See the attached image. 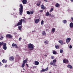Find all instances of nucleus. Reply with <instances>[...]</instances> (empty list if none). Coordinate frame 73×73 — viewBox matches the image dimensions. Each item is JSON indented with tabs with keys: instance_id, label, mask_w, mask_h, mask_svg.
<instances>
[{
	"instance_id": "12",
	"label": "nucleus",
	"mask_w": 73,
	"mask_h": 73,
	"mask_svg": "<svg viewBox=\"0 0 73 73\" xmlns=\"http://www.w3.org/2000/svg\"><path fill=\"white\" fill-rule=\"evenodd\" d=\"M40 7H41V8L42 9H45V6L43 4L40 5Z\"/></svg>"
},
{
	"instance_id": "25",
	"label": "nucleus",
	"mask_w": 73,
	"mask_h": 73,
	"mask_svg": "<svg viewBox=\"0 0 73 73\" xmlns=\"http://www.w3.org/2000/svg\"><path fill=\"white\" fill-rule=\"evenodd\" d=\"M4 44V42H0V47H1V46H3Z\"/></svg>"
},
{
	"instance_id": "16",
	"label": "nucleus",
	"mask_w": 73,
	"mask_h": 73,
	"mask_svg": "<svg viewBox=\"0 0 73 73\" xmlns=\"http://www.w3.org/2000/svg\"><path fill=\"white\" fill-rule=\"evenodd\" d=\"M67 67H68V68H70V69H72V68H73L72 66L70 64H68L67 66Z\"/></svg>"
},
{
	"instance_id": "56",
	"label": "nucleus",
	"mask_w": 73,
	"mask_h": 73,
	"mask_svg": "<svg viewBox=\"0 0 73 73\" xmlns=\"http://www.w3.org/2000/svg\"><path fill=\"white\" fill-rule=\"evenodd\" d=\"M71 1L73 2V0H71Z\"/></svg>"
},
{
	"instance_id": "35",
	"label": "nucleus",
	"mask_w": 73,
	"mask_h": 73,
	"mask_svg": "<svg viewBox=\"0 0 73 73\" xmlns=\"http://www.w3.org/2000/svg\"><path fill=\"white\" fill-rule=\"evenodd\" d=\"M27 15H30V14H31V13H30V12L29 11H27Z\"/></svg>"
},
{
	"instance_id": "4",
	"label": "nucleus",
	"mask_w": 73,
	"mask_h": 73,
	"mask_svg": "<svg viewBox=\"0 0 73 73\" xmlns=\"http://www.w3.org/2000/svg\"><path fill=\"white\" fill-rule=\"evenodd\" d=\"M6 37L7 38H12L13 36L11 34H8L6 35Z\"/></svg>"
},
{
	"instance_id": "52",
	"label": "nucleus",
	"mask_w": 73,
	"mask_h": 73,
	"mask_svg": "<svg viewBox=\"0 0 73 73\" xmlns=\"http://www.w3.org/2000/svg\"><path fill=\"white\" fill-rule=\"evenodd\" d=\"M5 68H6V67H7V65H5Z\"/></svg>"
},
{
	"instance_id": "21",
	"label": "nucleus",
	"mask_w": 73,
	"mask_h": 73,
	"mask_svg": "<svg viewBox=\"0 0 73 73\" xmlns=\"http://www.w3.org/2000/svg\"><path fill=\"white\" fill-rule=\"evenodd\" d=\"M49 43V42L48 40H46L44 42V43L45 45H46V44H48V43Z\"/></svg>"
},
{
	"instance_id": "5",
	"label": "nucleus",
	"mask_w": 73,
	"mask_h": 73,
	"mask_svg": "<svg viewBox=\"0 0 73 73\" xmlns=\"http://www.w3.org/2000/svg\"><path fill=\"white\" fill-rule=\"evenodd\" d=\"M3 48L4 50H6L7 48V44L4 43L3 45Z\"/></svg>"
},
{
	"instance_id": "3",
	"label": "nucleus",
	"mask_w": 73,
	"mask_h": 73,
	"mask_svg": "<svg viewBox=\"0 0 73 73\" xmlns=\"http://www.w3.org/2000/svg\"><path fill=\"white\" fill-rule=\"evenodd\" d=\"M23 20L22 19L21 20H19V22L17 23V25L18 26L21 25L22 24H23Z\"/></svg>"
},
{
	"instance_id": "10",
	"label": "nucleus",
	"mask_w": 73,
	"mask_h": 73,
	"mask_svg": "<svg viewBox=\"0 0 73 73\" xmlns=\"http://www.w3.org/2000/svg\"><path fill=\"white\" fill-rule=\"evenodd\" d=\"M63 62L64 63H65V64H66V62L67 63H69V61H68V60L64 59L63 60Z\"/></svg>"
},
{
	"instance_id": "34",
	"label": "nucleus",
	"mask_w": 73,
	"mask_h": 73,
	"mask_svg": "<svg viewBox=\"0 0 73 73\" xmlns=\"http://www.w3.org/2000/svg\"><path fill=\"white\" fill-rule=\"evenodd\" d=\"M52 62L53 64H54V63H55V62H56V60H53L52 61Z\"/></svg>"
},
{
	"instance_id": "38",
	"label": "nucleus",
	"mask_w": 73,
	"mask_h": 73,
	"mask_svg": "<svg viewBox=\"0 0 73 73\" xmlns=\"http://www.w3.org/2000/svg\"><path fill=\"white\" fill-rule=\"evenodd\" d=\"M53 53L54 54H55L56 53V52L55 51H54L53 52Z\"/></svg>"
},
{
	"instance_id": "26",
	"label": "nucleus",
	"mask_w": 73,
	"mask_h": 73,
	"mask_svg": "<svg viewBox=\"0 0 73 73\" xmlns=\"http://www.w3.org/2000/svg\"><path fill=\"white\" fill-rule=\"evenodd\" d=\"M49 15V13L47 11L46 14V16H48Z\"/></svg>"
},
{
	"instance_id": "31",
	"label": "nucleus",
	"mask_w": 73,
	"mask_h": 73,
	"mask_svg": "<svg viewBox=\"0 0 73 73\" xmlns=\"http://www.w3.org/2000/svg\"><path fill=\"white\" fill-rule=\"evenodd\" d=\"M63 52H64V51L63 50L60 49V53H63Z\"/></svg>"
},
{
	"instance_id": "45",
	"label": "nucleus",
	"mask_w": 73,
	"mask_h": 73,
	"mask_svg": "<svg viewBox=\"0 0 73 73\" xmlns=\"http://www.w3.org/2000/svg\"><path fill=\"white\" fill-rule=\"evenodd\" d=\"M51 59H53V58H54V56H52L51 57Z\"/></svg>"
},
{
	"instance_id": "23",
	"label": "nucleus",
	"mask_w": 73,
	"mask_h": 73,
	"mask_svg": "<svg viewBox=\"0 0 73 73\" xmlns=\"http://www.w3.org/2000/svg\"><path fill=\"white\" fill-rule=\"evenodd\" d=\"M55 47L56 49H59V46H58V45H55Z\"/></svg>"
},
{
	"instance_id": "27",
	"label": "nucleus",
	"mask_w": 73,
	"mask_h": 73,
	"mask_svg": "<svg viewBox=\"0 0 73 73\" xmlns=\"http://www.w3.org/2000/svg\"><path fill=\"white\" fill-rule=\"evenodd\" d=\"M59 6H60V4L58 3H56L55 5V7H58Z\"/></svg>"
},
{
	"instance_id": "55",
	"label": "nucleus",
	"mask_w": 73,
	"mask_h": 73,
	"mask_svg": "<svg viewBox=\"0 0 73 73\" xmlns=\"http://www.w3.org/2000/svg\"><path fill=\"white\" fill-rule=\"evenodd\" d=\"M51 17H54V16H51Z\"/></svg>"
},
{
	"instance_id": "53",
	"label": "nucleus",
	"mask_w": 73,
	"mask_h": 73,
	"mask_svg": "<svg viewBox=\"0 0 73 73\" xmlns=\"http://www.w3.org/2000/svg\"><path fill=\"white\" fill-rule=\"evenodd\" d=\"M44 56H45V57H47V55L45 54Z\"/></svg>"
},
{
	"instance_id": "36",
	"label": "nucleus",
	"mask_w": 73,
	"mask_h": 73,
	"mask_svg": "<svg viewBox=\"0 0 73 73\" xmlns=\"http://www.w3.org/2000/svg\"><path fill=\"white\" fill-rule=\"evenodd\" d=\"M53 11V9L52 8H51L50 10V12H51L52 11Z\"/></svg>"
},
{
	"instance_id": "18",
	"label": "nucleus",
	"mask_w": 73,
	"mask_h": 73,
	"mask_svg": "<svg viewBox=\"0 0 73 73\" xmlns=\"http://www.w3.org/2000/svg\"><path fill=\"white\" fill-rule=\"evenodd\" d=\"M35 64L36 65H38L39 64V62L38 61H35Z\"/></svg>"
},
{
	"instance_id": "49",
	"label": "nucleus",
	"mask_w": 73,
	"mask_h": 73,
	"mask_svg": "<svg viewBox=\"0 0 73 73\" xmlns=\"http://www.w3.org/2000/svg\"><path fill=\"white\" fill-rule=\"evenodd\" d=\"M44 1H46V2H48V0H44Z\"/></svg>"
},
{
	"instance_id": "33",
	"label": "nucleus",
	"mask_w": 73,
	"mask_h": 73,
	"mask_svg": "<svg viewBox=\"0 0 73 73\" xmlns=\"http://www.w3.org/2000/svg\"><path fill=\"white\" fill-rule=\"evenodd\" d=\"M63 22L64 23V24H66V20H64L63 21Z\"/></svg>"
},
{
	"instance_id": "20",
	"label": "nucleus",
	"mask_w": 73,
	"mask_h": 73,
	"mask_svg": "<svg viewBox=\"0 0 73 73\" xmlns=\"http://www.w3.org/2000/svg\"><path fill=\"white\" fill-rule=\"evenodd\" d=\"M55 30L56 29L55 28H52V33H54Z\"/></svg>"
},
{
	"instance_id": "28",
	"label": "nucleus",
	"mask_w": 73,
	"mask_h": 73,
	"mask_svg": "<svg viewBox=\"0 0 73 73\" xmlns=\"http://www.w3.org/2000/svg\"><path fill=\"white\" fill-rule=\"evenodd\" d=\"M40 4H41V1H40L39 3H37L36 5L37 6H40Z\"/></svg>"
},
{
	"instance_id": "41",
	"label": "nucleus",
	"mask_w": 73,
	"mask_h": 73,
	"mask_svg": "<svg viewBox=\"0 0 73 73\" xmlns=\"http://www.w3.org/2000/svg\"><path fill=\"white\" fill-rule=\"evenodd\" d=\"M36 67H37V66H34L33 67V69H35L36 68Z\"/></svg>"
},
{
	"instance_id": "37",
	"label": "nucleus",
	"mask_w": 73,
	"mask_h": 73,
	"mask_svg": "<svg viewBox=\"0 0 73 73\" xmlns=\"http://www.w3.org/2000/svg\"><path fill=\"white\" fill-rule=\"evenodd\" d=\"M44 24V21L42 20L41 21V25H42V24Z\"/></svg>"
},
{
	"instance_id": "11",
	"label": "nucleus",
	"mask_w": 73,
	"mask_h": 73,
	"mask_svg": "<svg viewBox=\"0 0 73 73\" xmlns=\"http://www.w3.org/2000/svg\"><path fill=\"white\" fill-rule=\"evenodd\" d=\"M27 2V0H23L22 1V3L23 4H26Z\"/></svg>"
},
{
	"instance_id": "1",
	"label": "nucleus",
	"mask_w": 73,
	"mask_h": 73,
	"mask_svg": "<svg viewBox=\"0 0 73 73\" xmlns=\"http://www.w3.org/2000/svg\"><path fill=\"white\" fill-rule=\"evenodd\" d=\"M20 8H19V14L20 15H22L23 12V6L22 4L19 5Z\"/></svg>"
},
{
	"instance_id": "57",
	"label": "nucleus",
	"mask_w": 73,
	"mask_h": 73,
	"mask_svg": "<svg viewBox=\"0 0 73 73\" xmlns=\"http://www.w3.org/2000/svg\"><path fill=\"white\" fill-rule=\"evenodd\" d=\"M0 40H1V38H0Z\"/></svg>"
},
{
	"instance_id": "48",
	"label": "nucleus",
	"mask_w": 73,
	"mask_h": 73,
	"mask_svg": "<svg viewBox=\"0 0 73 73\" xmlns=\"http://www.w3.org/2000/svg\"><path fill=\"white\" fill-rule=\"evenodd\" d=\"M49 16H51H51H52V15H51V14H49Z\"/></svg>"
},
{
	"instance_id": "39",
	"label": "nucleus",
	"mask_w": 73,
	"mask_h": 73,
	"mask_svg": "<svg viewBox=\"0 0 73 73\" xmlns=\"http://www.w3.org/2000/svg\"><path fill=\"white\" fill-rule=\"evenodd\" d=\"M1 40H3V36H1Z\"/></svg>"
},
{
	"instance_id": "32",
	"label": "nucleus",
	"mask_w": 73,
	"mask_h": 73,
	"mask_svg": "<svg viewBox=\"0 0 73 73\" xmlns=\"http://www.w3.org/2000/svg\"><path fill=\"white\" fill-rule=\"evenodd\" d=\"M42 34L43 35H46V33H45V31H43V32Z\"/></svg>"
},
{
	"instance_id": "40",
	"label": "nucleus",
	"mask_w": 73,
	"mask_h": 73,
	"mask_svg": "<svg viewBox=\"0 0 73 73\" xmlns=\"http://www.w3.org/2000/svg\"><path fill=\"white\" fill-rule=\"evenodd\" d=\"M69 48H70V49H72V46L71 45H70V46Z\"/></svg>"
},
{
	"instance_id": "46",
	"label": "nucleus",
	"mask_w": 73,
	"mask_h": 73,
	"mask_svg": "<svg viewBox=\"0 0 73 73\" xmlns=\"http://www.w3.org/2000/svg\"><path fill=\"white\" fill-rule=\"evenodd\" d=\"M17 26H19V25H17H17H15V27H17Z\"/></svg>"
},
{
	"instance_id": "42",
	"label": "nucleus",
	"mask_w": 73,
	"mask_h": 73,
	"mask_svg": "<svg viewBox=\"0 0 73 73\" xmlns=\"http://www.w3.org/2000/svg\"><path fill=\"white\" fill-rule=\"evenodd\" d=\"M2 65H3V64H2L1 62H0V66H2Z\"/></svg>"
},
{
	"instance_id": "30",
	"label": "nucleus",
	"mask_w": 73,
	"mask_h": 73,
	"mask_svg": "<svg viewBox=\"0 0 73 73\" xmlns=\"http://www.w3.org/2000/svg\"><path fill=\"white\" fill-rule=\"evenodd\" d=\"M22 68H24V66H25V64L24 63H23L22 64Z\"/></svg>"
},
{
	"instance_id": "43",
	"label": "nucleus",
	"mask_w": 73,
	"mask_h": 73,
	"mask_svg": "<svg viewBox=\"0 0 73 73\" xmlns=\"http://www.w3.org/2000/svg\"><path fill=\"white\" fill-rule=\"evenodd\" d=\"M30 13H31V15H32V14H33V11H31Z\"/></svg>"
},
{
	"instance_id": "15",
	"label": "nucleus",
	"mask_w": 73,
	"mask_h": 73,
	"mask_svg": "<svg viewBox=\"0 0 73 73\" xmlns=\"http://www.w3.org/2000/svg\"><path fill=\"white\" fill-rule=\"evenodd\" d=\"M2 62L3 63H7V60L5 59H3L2 60Z\"/></svg>"
},
{
	"instance_id": "24",
	"label": "nucleus",
	"mask_w": 73,
	"mask_h": 73,
	"mask_svg": "<svg viewBox=\"0 0 73 73\" xmlns=\"http://www.w3.org/2000/svg\"><path fill=\"white\" fill-rule=\"evenodd\" d=\"M27 61H28L27 59V60H23V63L25 64H26V63H27Z\"/></svg>"
},
{
	"instance_id": "2",
	"label": "nucleus",
	"mask_w": 73,
	"mask_h": 73,
	"mask_svg": "<svg viewBox=\"0 0 73 73\" xmlns=\"http://www.w3.org/2000/svg\"><path fill=\"white\" fill-rule=\"evenodd\" d=\"M34 48L35 46L33 45V44L31 43H29L28 44V49H30V50H32Z\"/></svg>"
},
{
	"instance_id": "51",
	"label": "nucleus",
	"mask_w": 73,
	"mask_h": 73,
	"mask_svg": "<svg viewBox=\"0 0 73 73\" xmlns=\"http://www.w3.org/2000/svg\"><path fill=\"white\" fill-rule=\"evenodd\" d=\"M71 19L72 20H73V17H71Z\"/></svg>"
},
{
	"instance_id": "19",
	"label": "nucleus",
	"mask_w": 73,
	"mask_h": 73,
	"mask_svg": "<svg viewBox=\"0 0 73 73\" xmlns=\"http://www.w3.org/2000/svg\"><path fill=\"white\" fill-rule=\"evenodd\" d=\"M22 28V26H18V28L19 30V31H21V28Z\"/></svg>"
},
{
	"instance_id": "13",
	"label": "nucleus",
	"mask_w": 73,
	"mask_h": 73,
	"mask_svg": "<svg viewBox=\"0 0 73 73\" xmlns=\"http://www.w3.org/2000/svg\"><path fill=\"white\" fill-rule=\"evenodd\" d=\"M50 64L51 65H53L54 66H57V65H56V63H53L52 62H50Z\"/></svg>"
},
{
	"instance_id": "47",
	"label": "nucleus",
	"mask_w": 73,
	"mask_h": 73,
	"mask_svg": "<svg viewBox=\"0 0 73 73\" xmlns=\"http://www.w3.org/2000/svg\"><path fill=\"white\" fill-rule=\"evenodd\" d=\"M40 12H43V10H41L39 11Z\"/></svg>"
},
{
	"instance_id": "54",
	"label": "nucleus",
	"mask_w": 73,
	"mask_h": 73,
	"mask_svg": "<svg viewBox=\"0 0 73 73\" xmlns=\"http://www.w3.org/2000/svg\"><path fill=\"white\" fill-rule=\"evenodd\" d=\"M16 56H17V57H18V56H19V55L17 54V55H16Z\"/></svg>"
},
{
	"instance_id": "8",
	"label": "nucleus",
	"mask_w": 73,
	"mask_h": 73,
	"mask_svg": "<svg viewBox=\"0 0 73 73\" xmlns=\"http://www.w3.org/2000/svg\"><path fill=\"white\" fill-rule=\"evenodd\" d=\"M12 46L14 48H18V47L17 46V44H15L14 43L12 44Z\"/></svg>"
},
{
	"instance_id": "29",
	"label": "nucleus",
	"mask_w": 73,
	"mask_h": 73,
	"mask_svg": "<svg viewBox=\"0 0 73 73\" xmlns=\"http://www.w3.org/2000/svg\"><path fill=\"white\" fill-rule=\"evenodd\" d=\"M26 20V18H24L23 21V23H26V21H25Z\"/></svg>"
},
{
	"instance_id": "58",
	"label": "nucleus",
	"mask_w": 73,
	"mask_h": 73,
	"mask_svg": "<svg viewBox=\"0 0 73 73\" xmlns=\"http://www.w3.org/2000/svg\"><path fill=\"white\" fill-rule=\"evenodd\" d=\"M50 73H51V72H50Z\"/></svg>"
},
{
	"instance_id": "22",
	"label": "nucleus",
	"mask_w": 73,
	"mask_h": 73,
	"mask_svg": "<svg viewBox=\"0 0 73 73\" xmlns=\"http://www.w3.org/2000/svg\"><path fill=\"white\" fill-rule=\"evenodd\" d=\"M59 43L61 44V45H63V41H62V40H60L58 41Z\"/></svg>"
},
{
	"instance_id": "50",
	"label": "nucleus",
	"mask_w": 73,
	"mask_h": 73,
	"mask_svg": "<svg viewBox=\"0 0 73 73\" xmlns=\"http://www.w3.org/2000/svg\"><path fill=\"white\" fill-rule=\"evenodd\" d=\"M26 65H27V67H28V64H26Z\"/></svg>"
},
{
	"instance_id": "9",
	"label": "nucleus",
	"mask_w": 73,
	"mask_h": 73,
	"mask_svg": "<svg viewBox=\"0 0 73 73\" xmlns=\"http://www.w3.org/2000/svg\"><path fill=\"white\" fill-rule=\"evenodd\" d=\"M40 21V19H36L35 20V24H37L38 23H39Z\"/></svg>"
},
{
	"instance_id": "6",
	"label": "nucleus",
	"mask_w": 73,
	"mask_h": 73,
	"mask_svg": "<svg viewBox=\"0 0 73 73\" xmlns=\"http://www.w3.org/2000/svg\"><path fill=\"white\" fill-rule=\"evenodd\" d=\"M9 60L10 61H13V60H14V57L13 56H12L9 57Z\"/></svg>"
},
{
	"instance_id": "7",
	"label": "nucleus",
	"mask_w": 73,
	"mask_h": 73,
	"mask_svg": "<svg viewBox=\"0 0 73 73\" xmlns=\"http://www.w3.org/2000/svg\"><path fill=\"white\" fill-rule=\"evenodd\" d=\"M71 39L70 38H67L66 40V42L68 43V42H69L70 41Z\"/></svg>"
},
{
	"instance_id": "14",
	"label": "nucleus",
	"mask_w": 73,
	"mask_h": 73,
	"mask_svg": "<svg viewBox=\"0 0 73 73\" xmlns=\"http://www.w3.org/2000/svg\"><path fill=\"white\" fill-rule=\"evenodd\" d=\"M48 67L46 68V69H42V72H46V71H47L48 70Z\"/></svg>"
},
{
	"instance_id": "17",
	"label": "nucleus",
	"mask_w": 73,
	"mask_h": 73,
	"mask_svg": "<svg viewBox=\"0 0 73 73\" xmlns=\"http://www.w3.org/2000/svg\"><path fill=\"white\" fill-rule=\"evenodd\" d=\"M70 28H73V23H71L70 24Z\"/></svg>"
},
{
	"instance_id": "44",
	"label": "nucleus",
	"mask_w": 73,
	"mask_h": 73,
	"mask_svg": "<svg viewBox=\"0 0 73 73\" xmlns=\"http://www.w3.org/2000/svg\"><path fill=\"white\" fill-rule=\"evenodd\" d=\"M21 38H19V41H21Z\"/></svg>"
}]
</instances>
